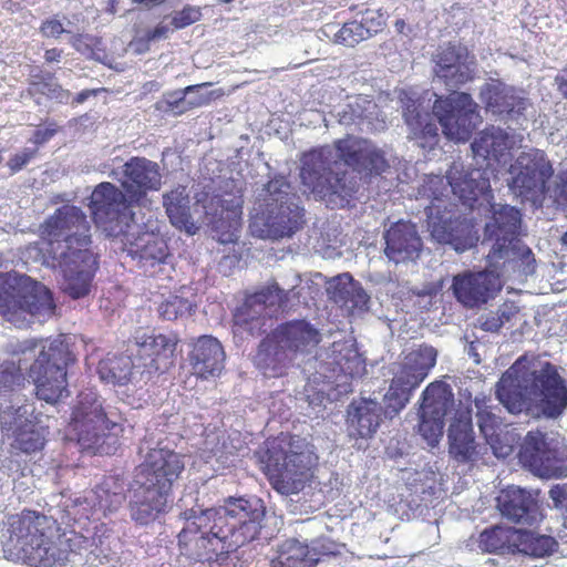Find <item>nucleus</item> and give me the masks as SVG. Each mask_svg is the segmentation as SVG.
Wrapping results in <instances>:
<instances>
[{"instance_id":"58836bf2","label":"nucleus","mask_w":567,"mask_h":567,"mask_svg":"<svg viewBox=\"0 0 567 567\" xmlns=\"http://www.w3.org/2000/svg\"><path fill=\"white\" fill-rule=\"evenodd\" d=\"M328 292L334 302L348 309L363 310L369 301L367 292L349 274L334 277L329 282Z\"/></svg>"},{"instance_id":"c03bdc74","label":"nucleus","mask_w":567,"mask_h":567,"mask_svg":"<svg viewBox=\"0 0 567 567\" xmlns=\"http://www.w3.org/2000/svg\"><path fill=\"white\" fill-rule=\"evenodd\" d=\"M209 85H190L181 91L166 95V103L172 111L184 112L187 109L198 107L209 103L215 97V92H202L203 87Z\"/></svg>"},{"instance_id":"7ed1b4c3","label":"nucleus","mask_w":567,"mask_h":567,"mask_svg":"<svg viewBox=\"0 0 567 567\" xmlns=\"http://www.w3.org/2000/svg\"><path fill=\"white\" fill-rule=\"evenodd\" d=\"M90 223L81 208L65 205L58 208L41 226V237L28 246L29 258L59 268L61 287L73 299L84 297L96 268L91 244Z\"/></svg>"},{"instance_id":"e2e57ef3","label":"nucleus","mask_w":567,"mask_h":567,"mask_svg":"<svg viewBox=\"0 0 567 567\" xmlns=\"http://www.w3.org/2000/svg\"><path fill=\"white\" fill-rule=\"evenodd\" d=\"M496 313L502 317L504 322L508 321L511 317L516 313V307L513 305H504Z\"/></svg>"},{"instance_id":"aec40b11","label":"nucleus","mask_w":567,"mask_h":567,"mask_svg":"<svg viewBox=\"0 0 567 567\" xmlns=\"http://www.w3.org/2000/svg\"><path fill=\"white\" fill-rule=\"evenodd\" d=\"M453 409L454 400L449 385L435 382L424 390L419 414V433L430 446L433 447L440 442L444 417Z\"/></svg>"},{"instance_id":"774afa93","label":"nucleus","mask_w":567,"mask_h":567,"mask_svg":"<svg viewBox=\"0 0 567 567\" xmlns=\"http://www.w3.org/2000/svg\"><path fill=\"white\" fill-rule=\"evenodd\" d=\"M96 91L94 90H84L80 92L76 97L74 99L75 103L81 104L83 103L89 96L94 95Z\"/></svg>"},{"instance_id":"4d7b16f0","label":"nucleus","mask_w":567,"mask_h":567,"mask_svg":"<svg viewBox=\"0 0 567 567\" xmlns=\"http://www.w3.org/2000/svg\"><path fill=\"white\" fill-rule=\"evenodd\" d=\"M481 328L485 331L495 332L504 324V320L498 313H488L480 318Z\"/></svg>"},{"instance_id":"bb28decb","label":"nucleus","mask_w":567,"mask_h":567,"mask_svg":"<svg viewBox=\"0 0 567 567\" xmlns=\"http://www.w3.org/2000/svg\"><path fill=\"white\" fill-rule=\"evenodd\" d=\"M450 454L458 462L483 460L487 447L475 443L472 416L468 409L455 411L447 431Z\"/></svg>"},{"instance_id":"5fc2aeb1","label":"nucleus","mask_w":567,"mask_h":567,"mask_svg":"<svg viewBox=\"0 0 567 567\" xmlns=\"http://www.w3.org/2000/svg\"><path fill=\"white\" fill-rule=\"evenodd\" d=\"M548 496L553 507L567 513V484H555L550 487Z\"/></svg>"},{"instance_id":"3c124183","label":"nucleus","mask_w":567,"mask_h":567,"mask_svg":"<svg viewBox=\"0 0 567 567\" xmlns=\"http://www.w3.org/2000/svg\"><path fill=\"white\" fill-rule=\"evenodd\" d=\"M195 301L184 296H169L159 306V315L166 320H175L192 312Z\"/></svg>"},{"instance_id":"39448f33","label":"nucleus","mask_w":567,"mask_h":567,"mask_svg":"<svg viewBox=\"0 0 567 567\" xmlns=\"http://www.w3.org/2000/svg\"><path fill=\"white\" fill-rule=\"evenodd\" d=\"M496 394L511 413L558 417L567 408L564 380L551 363L534 354L515 361L497 383Z\"/></svg>"},{"instance_id":"79ce46f5","label":"nucleus","mask_w":567,"mask_h":567,"mask_svg":"<svg viewBox=\"0 0 567 567\" xmlns=\"http://www.w3.org/2000/svg\"><path fill=\"white\" fill-rule=\"evenodd\" d=\"M33 410L31 405L24 404L20 396L0 401V424L8 435L17 433L28 425Z\"/></svg>"},{"instance_id":"ddd939ff","label":"nucleus","mask_w":567,"mask_h":567,"mask_svg":"<svg viewBox=\"0 0 567 567\" xmlns=\"http://www.w3.org/2000/svg\"><path fill=\"white\" fill-rule=\"evenodd\" d=\"M34 358L29 377L35 385L38 398L48 403H55L69 396L65 368L71 354L68 346L58 339L39 341Z\"/></svg>"},{"instance_id":"9d476101","label":"nucleus","mask_w":567,"mask_h":567,"mask_svg":"<svg viewBox=\"0 0 567 567\" xmlns=\"http://www.w3.org/2000/svg\"><path fill=\"white\" fill-rule=\"evenodd\" d=\"M55 303L50 290L30 277L17 272H0V315L18 328L33 320L53 317Z\"/></svg>"},{"instance_id":"09e8293b","label":"nucleus","mask_w":567,"mask_h":567,"mask_svg":"<svg viewBox=\"0 0 567 567\" xmlns=\"http://www.w3.org/2000/svg\"><path fill=\"white\" fill-rule=\"evenodd\" d=\"M13 436L12 447L27 454L40 451L44 445L42 430L32 422L14 433Z\"/></svg>"},{"instance_id":"1a4fd4ad","label":"nucleus","mask_w":567,"mask_h":567,"mask_svg":"<svg viewBox=\"0 0 567 567\" xmlns=\"http://www.w3.org/2000/svg\"><path fill=\"white\" fill-rule=\"evenodd\" d=\"M284 177L270 181L258 195L250 216V231L261 239L290 237L302 225V210Z\"/></svg>"},{"instance_id":"20e7f679","label":"nucleus","mask_w":567,"mask_h":567,"mask_svg":"<svg viewBox=\"0 0 567 567\" xmlns=\"http://www.w3.org/2000/svg\"><path fill=\"white\" fill-rule=\"evenodd\" d=\"M342 161L358 172L380 174L388 167L383 152L370 141L348 136L302 157L300 177L305 192L324 200L332 208L344 207L355 193V182L332 171Z\"/></svg>"},{"instance_id":"052dcab7","label":"nucleus","mask_w":567,"mask_h":567,"mask_svg":"<svg viewBox=\"0 0 567 567\" xmlns=\"http://www.w3.org/2000/svg\"><path fill=\"white\" fill-rule=\"evenodd\" d=\"M560 183L554 189L555 198H564L567 200V171L559 175Z\"/></svg>"},{"instance_id":"a211bd4d","label":"nucleus","mask_w":567,"mask_h":567,"mask_svg":"<svg viewBox=\"0 0 567 567\" xmlns=\"http://www.w3.org/2000/svg\"><path fill=\"white\" fill-rule=\"evenodd\" d=\"M433 116L449 140L463 143L470 140L473 131L482 123L478 105L464 92H454L446 99H436Z\"/></svg>"},{"instance_id":"c756f323","label":"nucleus","mask_w":567,"mask_h":567,"mask_svg":"<svg viewBox=\"0 0 567 567\" xmlns=\"http://www.w3.org/2000/svg\"><path fill=\"white\" fill-rule=\"evenodd\" d=\"M536 496L532 492L511 486L501 492L497 497V507L508 519L532 526L542 520Z\"/></svg>"},{"instance_id":"603ef678","label":"nucleus","mask_w":567,"mask_h":567,"mask_svg":"<svg viewBox=\"0 0 567 567\" xmlns=\"http://www.w3.org/2000/svg\"><path fill=\"white\" fill-rule=\"evenodd\" d=\"M30 91L31 93H41L60 103H68L71 96L69 91L63 90L54 81H34L31 83Z\"/></svg>"},{"instance_id":"423d86ee","label":"nucleus","mask_w":567,"mask_h":567,"mask_svg":"<svg viewBox=\"0 0 567 567\" xmlns=\"http://www.w3.org/2000/svg\"><path fill=\"white\" fill-rule=\"evenodd\" d=\"M0 542L6 553L35 567L62 566L73 554L71 539L60 534L55 520L34 512L9 516L3 523Z\"/></svg>"},{"instance_id":"4468645a","label":"nucleus","mask_w":567,"mask_h":567,"mask_svg":"<svg viewBox=\"0 0 567 567\" xmlns=\"http://www.w3.org/2000/svg\"><path fill=\"white\" fill-rule=\"evenodd\" d=\"M436 357L437 351L433 347L422 344L393 364V379L384 395L386 416L392 417L406 405L411 392L424 381L435 365Z\"/></svg>"},{"instance_id":"6e6552de","label":"nucleus","mask_w":567,"mask_h":567,"mask_svg":"<svg viewBox=\"0 0 567 567\" xmlns=\"http://www.w3.org/2000/svg\"><path fill=\"white\" fill-rule=\"evenodd\" d=\"M260 462L272 487L282 495H291L303 489L317 457L305 440L281 435L267 441Z\"/></svg>"},{"instance_id":"ea45409f","label":"nucleus","mask_w":567,"mask_h":567,"mask_svg":"<svg viewBox=\"0 0 567 567\" xmlns=\"http://www.w3.org/2000/svg\"><path fill=\"white\" fill-rule=\"evenodd\" d=\"M163 205L171 223L179 229H184L187 234L193 235L197 230V226L193 221L189 207V195L186 187L178 186L169 193L163 195Z\"/></svg>"},{"instance_id":"c9c22d12","label":"nucleus","mask_w":567,"mask_h":567,"mask_svg":"<svg viewBox=\"0 0 567 567\" xmlns=\"http://www.w3.org/2000/svg\"><path fill=\"white\" fill-rule=\"evenodd\" d=\"M189 359L194 373L206 379L220 373L225 353L217 339L203 336L195 342Z\"/></svg>"},{"instance_id":"f8f14e48","label":"nucleus","mask_w":567,"mask_h":567,"mask_svg":"<svg viewBox=\"0 0 567 567\" xmlns=\"http://www.w3.org/2000/svg\"><path fill=\"white\" fill-rule=\"evenodd\" d=\"M493 217L485 226V236L495 240L492 246L493 258H505L518 267L524 276L535 271L536 260L532 250L517 238L520 226L519 212L509 205H494Z\"/></svg>"},{"instance_id":"393cba45","label":"nucleus","mask_w":567,"mask_h":567,"mask_svg":"<svg viewBox=\"0 0 567 567\" xmlns=\"http://www.w3.org/2000/svg\"><path fill=\"white\" fill-rule=\"evenodd\" d=\"M435 78L446 86L456 87L472 79L474 58L462 45L441 47L433 58Z\"/></svg>"},{"instance_id":"473e14b6","label":"nucleus","mask_w":567,"mask_h":567,"mask_svg":"<svg viewBox=\"0 0 567 567\" xmlns=\"http://www.w3.org/2000/svg\"><path fill=\"white\" fill-rule=\"evenodd\" d=\"M38 341L25 340L16 350L17 355H21L18 362L14 360L0 363V401H6L20 396L18 391L21 389L24 378L22 374V362L27 363L37 354Z\"/></svg>"},{"instance_id":"f257e3e1","label":"nucleus","mask_w":567,"mask_h":567,"mask_svg":"<svg viewBox=\"0 0 567 567\" xmlns=\"http://www.w3.org/2000/svg\"><path fill=\"white\" fill-rule=\"evenodd\" d=\"M514 136L508 135L499 127H489L480 133L472 143L475 156L483 158L486 166L465 169L462 163H453L447 172L446 179L439 175H427L417 189L421 198L430 200L425 207L427 229L433 240L450 245L457 252L472 248L478 240L473 225L460 219L455 213V205L447 199L452 192L465 205L472 206L483 197L489 203L491 176L497 178L498 171L495 165L506 164L509 150L514 146Z\"/></svg>"},{"instance_id":"2f4dec72","label":"nucleus","mask_w":567,"mask_h":567,"mask_svg":"<svg viewBox=\"0 0 567 567\" xmlns=\"http://www.w3.org/2000/svg\"><path fill=\"white\" fill-rule=\"evenodd\" d=\"M384 240V252L395 264L416 259L422 248V241L416 228L409 221L393 224L386 230Z\"/></svg>"},{"instance_id":"c85d7f7f","label":"nucleus","mask_w":567,"mask_h":567,"mask_svg":"<svg viewBox=\"0 0 567 567\" xmlns=\"http://www.w3.org/2000/svg\"><path fill=\"white\" fill-rule=\"evenodd\" d=\"M135 343L138 348V357L144 361L143 364L147 374L163 373L173 365V358L177 346L176 336L137 332Z\"/></svg>"},{"instance_id":"f03ea898","label":"nucleus","mask_w":567,"mask_h":567,"mask_svg":"<svg viewBox=\"0 0 567 567\" xmlns=\"http://www.w3.org/2000/svg\"><path fill=\"white\" fill-rule=\"evenodd\" d=\"M265 515L258 498L229 499L223 506L192 507L181 513L185 526L178 534L179 563L208 561L255 539Z\"/></svg>"},{"instance_id":"cd10ccee","label":"nucleus","mask_w":567,"mask_h":567,"mask_svg":"<svg viewBox=\"0 0 567 567\" xmlns=\"http://www.w3.org/2000/svg\"><path fill=\"white\" fill-rule=\"evenodd\" d=\"M127 252L134 259H138L147 271L156 265L164 262L167 257V246L162 236L150 225V229L141 231L136 223L123 234Z\"/></svg>"},{"instance_id":"864d4df0","label":"nucleus","mask_w":567,"mask_h":567,"mask_svg":"<svg viewBox=\"0 0 567 567\" xmlns=\"http://www.w3.org/2000/svg\"><path fill=\"white\" fill-rule=\"evenodd\" d=\"M200 18V11L196 7H186L183 10L175 13L172 19V23L176 29H183Z\"/></svg>"},{"instance_id":"f3484780","label":"nucleus","mask_w":567,"mask_h":567,"mask_svg":"<svg viewBox=\"0 0 567 567\" xmlns=\"http://www.w3.org/2000/svg\"><path fill=\"white\" fill-rule=\"evenodd\" d=\"M135 203L118 187L110 182L100 183L93 189L89 207L97 227L110 236L124 234L132 227Z\"/></svg>"},{"instance_id":"4c0bfd02","label":"nucleus","mask_w":567,"mask_h":567,"mask_svg":"<svg viewBox=\"0 0 567 567\" xmlns=\"http://www.w3.org/2000/svg\"><path fill=\"white\" fill-rule=\"evenodd\" d=\"M289 355L271 333L261 341L254 361L265 377L277 378L282 375L292 362Z\"/></svg>"},{"instance_id":"680f3d73","label":"nucleus","mask_w":567,"mask_h":567,"mask_svg":"<svg viewBox=\"0 0 567 567\" xmlns=\"http://www.w3.org/2000/svg\"><path fill=\"white\" fill-rule=\"evenodd\" d=\"M555 82L559 92L567 99V70L561 71L556 78Z\"/></svg>"},{"instance_id":"6e6d98bb","label":"nucleus","mask_w":567,"mask_h":567,"mask_svg":"<svg viewBox=\"0 0 567 567\" xmlns=\"http://www.w3.org/2000/svg\"><path fill=\"white\" fill-rule=\"evenodd\" d=\"M360 22H362V25L365 29H369L370 38L372 34L378 33L382 29V27L385 24V18L383 14L368 11L363 14Z\"/></svg>"},{"instance_id":"9b49d317","label":"nucleus","mask_w":567,"mask_h":567,"mask_svg":"<svg viewBox=\"0 0 567 567\" xmlns=\"http://www.w3.org/2000/svg\"><path fill=\"white\" fill-rule=\"evenodd\" d=\"M69 427L83 449H96L101 452H107L103 446L104 439L114 444L115 439L125 431L122 416L114 411H105L92 390L79 395Z\"/></svg>"},{"instance_id":"a878e982","label":"nucleus","mask_w":567,"mask_h":567,"mask_svg":"<svg viewBox=\"0 0 567 567\" xmlns=\"http://www.w3.org/2000/svg\"><path fill=\"white\" fill-rule=\"evenodd\" d=\"M486 111L499 116L506 122L520 123L524 112L529 105L528 101L517 91L499 81L486 83L480 93Z\"/></svg>"},{"instance_id":"69168bd1","label":"nucleus","mask_w":567,"mask_h":567,"mask_svg":"<svg viewBox=\"0 0 567 567\" xmlns=\"http://www.w3.org/2000/svg\"><path fill=\"white\" fill-rule=\"evenodd\" d=\"M54 130H45L44 132L38 131L35 134V142H44L52 137Z\"/></svg>"},{"instance_id":"13d9d810","label":"nucleus","mask_w":567,"mask_h":567,"mask_svg":"<svg viewBox=\"0 0 567 567\" xmlns=\"http://www.w3.org/2000/svg\"><path fill=\"white\" fill-rule=\"evenodd\" d=\"M32 156H33L32 151L24 150L18 154H16L14 156H12L10 158V161L8 162V165L12 172H18L30 162Z\"/></svg>"},{"instance_id":"5701e85b","label":"nucleus","mask_w":567,"mask_h":567,"mask_svg":"<svg viewBox=\"0 0 567 567\" xmlns=\"http://www.w3.org/2000/svg\"><path fill=\"white\" fill-rule=\"evenodd\" d=\"M502 281L493 270L463 272L454 276L452 289L455 298L468 308L487 302L501 290Z\"/></svg>"},{"instance_id":"dca6fc26","label":"nucleus","mask_w":567,"mask_h":567,"mask_svg":"<svg viewBox=\"0 0 567 567\" xmlns=\"http://www.w3.org/2000/svg\"><path fill=\"white\" fill-rule=\"evenodd\" d=\"M507 186L515 196L540 205L547 188V182L553 176V167L545 153L539 150L522 152L506 171Z\"/></svg>"},{"instance_id":"a19ab883","label":"nucleus","mask_w":567,"mask_h":567,"mask_svg":"<svg viewBox=\"0 0 567 567\" xmlns=\"http://www.w3.org/2000/svg\"><path fill=\"white\" fill-rule=\"evenodd\" d=\"M124 498V482L117 476H109L91 492L90 502L106 513L118 508Z\"/></svg>"},{"instance_id":"4be33fe9","label":"nucleus","mask_w":567,"mask_h":567,"mask_svg":"<svg viewBox=\"0 0 567 567\" xmlns=\"http://www.w3.org/2000/svg\"><path fill=\"white\" fill-rule=\"evenodd\" d=\"M474 403L477 409V425L485 439V446H488L496 457H507L513 452L517 435L506 429L502 417L496 413L499 411L498 408L487 405L485 396H476Z\"/></svg>"},{"instance_id":"a18cd8bd","label":"nucleus","mask_w":567,"mask_h":567,"mask_svg":"<svg viewBox=\"0 0 567 567\" xmlns=\"http://www.w3.org/2000/svg\"><path fill=\"white\" fill-rule=\"evenodd\" d=\"M97 372L101 380L118 385H124L136 379L130 357L107 358L100 362Z\"/></svg>"},{"instance_id":"72a5a7b5","label":"nucleus","mask_w":567,"mask_h":567,"mask_svg":"<svg viewBox=\"0 0 567 567\" xmlns=\"http://www.w3.org/2000/svg\"><path fill=\"white\" fill-rule=\"evenodd\" d=\"M330 351L331 361L328 364L332 367V372L336 374L332 382L347 392L349 391L348 378L360 377L363 373V360L352 341L333 342Z\"/></svg>"},{"instance_id":"49530a36","label":"nucleus","mask_w":567,"mask_h":567,"mask_svg":"<svg viewBox=\"0 0 567 567\" xmlns=\"http://www.w3.org/2000/svg\"><path fill=\"white\" fill-rule=\"evenodd\" d=\"M322 33L332 38L333 42L347 47H353L369 38V29H365L359 21L344 23L340 29L336 24H327L323 27Z\"/></svg>"},{"instance_id":"b1692460","label":"nucleus","mask_w":567,"mask_h":567,"mask_svg":"<svg viewBox=\"0 0 567 567\" xmlns=\"http://www.w3.org/2000/svg\"><path fill=\"white\" fill-rule=\"evenodd\" d=\"M241 204L240 195L229 193L212 197L208 205L204 206L207 221L220 233V243H233L237 239Z\"/></svg>"},{"instance_id":"338daca9","label":"nucleus","mask_w":567,"mask_h":567,"mask_svg":"<svg viewBox=\"0 0 567 567\" xmlns=\"http://www.w3.org/2000/svg\"><path fill=\"white\" fill-rule=\"evenodd\" d=\"M54 130H45L44 132L38 131L35 134V142H44L52 137Z\"/></svg>"},{"instance_id":"2eb2a0df","label":"nucleus","mask_w":567,"mask_h":567,"mask_svg":"<svg viewBox=\"0 0 567 567\" xmlns=\"http://www.w3.org/2000/svg\"><path fill=\"white\" fill-rule=\"evenodd\" d=\"M519 461L542 478L567 476V445L555 433L528 432L519 451Z\"/></svg>"},{"instance_id":"0eeeda50","label":"nucleus","mask_w":567,"mask_h":567,"mask_svg":"<svg viewBox=\"0 0 567 567\" xmlns=\"http://www.w3.org/2000/svg\"><path fill=\"white\" fill-rule=\"evenodd\" d=\"M185 468L184 456L168 449H151L128 485L131 518L147 525L165 513L173 484Z\"/></svg>"},{"instance_id":"0e129e2a","label":"nucleus","mask_w":567,"mask_h":567,"mask_svg":"<svg viewBox=\"0 0 567 567\" xmlns=\"http://www.w3.org/2000/svg\"><path fill=\"white\" fill-rule=\"evenodd\" d=\"M44 58L47 62L59 61L61 58V51L58 49L47 50Z\"/></svg>"},{"instance_id":"37998d69","label":"nucleus","mask_w":567,"mask_h":567,"mask_svg":"<svg viewBox=\"0 0 567 567\" xmlns=\"http://www.w3.org/2000/svg\"><path fill=\"white\" fill-rule=\"evenodd\" d=\"M318 563L306 545L298 540H286L278 556L272 560V567H313Z\"/></svg>"},{"instance_id":"f704fd0d","label":"nucleus","mask_w":567,"mask_h":567,"mask_svg":"<svg viewBox=\"0 0 567 567\" xmlns=\"http://www.w3.org/2000/svg\"><path fill=\"white\" fill-rule=\"evenodd\" d=\"M279 344L284 346L286 352H289L291 361L298 353L309 351L320 341V334L317 329L307 321H292L280 326L272 332Z\"/></svg>"},{"instance_id":"bf43d9fd","label":"nucleus","mask_w":567,"mask_h":567,"mask_svg":"<svg viewBox=\"0 0 567 567\" xmlns=\"http://www.w3.org/2000/svg\"><path fill=\"white\" fill-rule=\"evenodd\" d=\"M41 31H42L43 35H45V37L56 38L60 34H62L65 30L62 27L60 21L48 20L42 24Z\"/></svg>"},{"instance_id":"412c9836","label":"nucleus","mask_w":567,"mask_h":567,"mask_svg":"<svg viewBox=\"0 0 567 567\" xmlns=\"http://www.w3.org/2000/svg\"><path fill=\"white\" fill-rule=\"evenodd\" d=\"M123 177L117 178L126 195L138 206H147V192L158 190L162 175L157 163L145 157H133L123 165Z\"/></svg>"},{"instance_id":"de8ad7c7","label":"nucleus","mask_w":567,"mask_h":567,"mask_svg":"<svg viewBox=\"0 0 567 567\" xmlns=\"http://www.w3.org/2000/svg\"><path fill=\"white\" fill-rule=\"evenodd\" d=\"M517 547L519 551L534 556L544 557L554 551L556 542L553 537L538 535L528 530H516Z\"/></svg>"},{"instance_id":"e433bc0d","label":"nucleus","mask_w":567,"mask_h":567,"mask_svg":"<svg viewBox=\"0 0 567 567\" xmlns=\"http://www.w3.org/2000/svg\"><path fill=\"white\" fill-rule=\"evenodd\" d=\"M381 406L375 400L353 401L348 409V424L351 436L371 437L381 423Z\"/></svg>"},{"instance_id":"8fccbe9b","label":"nucleus","mask_w":567,"mask_h":567,"mask_svg":"<svg viewBox=\"0 0 567 567\" xmlns=\"http://www.w3.org/2000/svg\"><path fill=\"white\" fill-rule=\"evenodd\" d=\"M516 535V530L502 526H494L481 533L478 547L487 553H497L505 548Z\"/></svg>"},{"instance_id":"6ab92c4d","label":"nucleus","mask_w":567,"mask_h":567,"mask_svg":"<svg viewBox=\"0 0 567 567\" xmlns=\"http://www.w3.org/2000/svg\"><path fill=\"white\" fill-rule=\"evenodd\" d=\"M293 290L295 286L289 291H285L277 284H272L249 296L234 315L235 333L259 332L266 317L271 318L280 308L287 307L289 295H296Z\"/></svg>"},{"instance_id":"7c9ffc66","label":"nucleus","mask_w":567,"mask_h":567,"mask_svg":"<svg viewBox=\"0 0 567 567\" xmlns=\"http://www.w3.org/2000/svg\"><path fill=\"white\" fill-rule=\"evenodd\" d=\"M399 99L403 104V116L410 128L411 138L417 141L423 148H432L437 143V126L433 116L419 111L420 102L416 92L401 91Z\"/></svg>"}]
</instances>
